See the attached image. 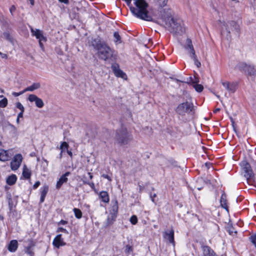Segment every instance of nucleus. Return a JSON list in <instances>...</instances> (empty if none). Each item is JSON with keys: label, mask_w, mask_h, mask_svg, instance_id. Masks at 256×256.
Listing matches in <instances>:
<instances>
[{"label": "nucleus", "mask_w": 256, "mask_h": 256, "mask_svg": "<svg viewBox=\"0 0 256 256\" xmlns=\"http://www.w3.org/2000/svg\"><path fill=\"white\" fill-rule=\"evenodd\" d=\"M60 224H67V222L64 220H61L60 222Z\"/></svg>", "instance_id": "nucleus-53"}, {"label": "nucleus", "mask_w": 256, "mask_h": 256, "mask_svg": "<svg viewBox=\"0 0 256 256\" xmlns=\"http://www.w3.org/2000/svg\"><path fill=\"white\" fill-rule=\"evenodd\" d=\"M48 187L47 186H45L43 187V189L42 191L41 192V194L40 196H42V197H46V194L48 193Z\"/></svg>", "instance_id": "nucleus-31"}, {"label": "nucleus", "mask_w": 256, "mask_h": 256, "mask_svg": "<svg viewBox=\"0 0 256 256\" xmlns=\"http://www.w3.org/2000/svg\"><path fill=\"white\" fill-rule=\"evenodd\" d=\"M28 100L30 102H35L36 106L38 108H42L44 106L42 100L34 94H30Z\"/></svg>", "instance_id": "nucleus-11"}, {"label": "nucleus", "mask_w": 256, "mask_h": 256, "mask_svg": "<svg viewBox=\"0 0 256 256\" xmlns=\"http://www.w3.org/2000/svg\"><path fill=\"white\" fill-rule=\"evenodd\" d=\"M17 178L15 174H12L6 178V183L10 186L14 184L16 181Z\"/></svg>", "instance_id": "nucleus-25"}, {"label": "nucleus", "mask_w": 256, "mask_h": 256, "mask_svg": "<svg viewBox=\"0 0 256 256\" xmlns=\"http://www.w3.org/2000/svg\"><path fill=\"white\" fill-rule=\"evenodd\" d=\"M73 211L74 212L75 216L77 218L80 219L82 217V212L80 209L77 208H74Z\"/></svg>", "instance_id": "nucleus-28"}, {"label": "nucleus", "mask_w": 256, "mask_h": 256, "mask_svg": "<svg viewBox=\"0 0 256 256\" xmlns=\"http://www.w3.org/2000/svg\"><path fill=\"white\" fill-rule=\"evenodd\" d=\"M191 58L194 61V64L198 68H199L201 66L200 62L198 60L197 58V56L196 55L191 57Z\"/></svg>", "instance_id": "nucleus-34"}, {"label": "nucleus", "mask_w": 256, "mask_h": 256, "mask_svg": "<svg viewBox=\"0 0 256 256\" xmlns=\"http://www.w3.org/2000/svg\"><path fill=\"white\" fill-rule=\"evenodd\" d=\"M57 232H64V233L67 234L68 233V231L66 229L64 228H59L58 229Z\"/></svg>", "instance_id": "nucleus-41"}, {"label": "nucleus", "mask_w": 256, "mask_h": 256, "mask_svg": "<svg viewBox=\"0 0 256 256\" xmlns=\"http://www.w3.org/2000/svg\"><path fill=\"white\" fill-rule=\"evenodd\" d=\"M16 106L20 110V111H22V112H24V108L20 102H17L16 104Z\"/></svg>", "instance_id": "nucleus-37"}, {"label": "nucleus", "mask_w": 256, "mask_h": 256, "mask_svg": "<svg viewBox=\"0 0 256 256\" xmlns=\"http://www.w3.org/2000/svg\"><path fill=\"white\" fill-rule=\"evenodd\" d=\"M88 174L89 175L90 178L92 179L93 177L92 174L90 172H88Z\"/></svg>", "instance_id": "nucleus-54"}, {"label": "nucleus", "mask_w": 256, "mask_h": 256, "mask_svg": "<svg viewBox=\"0 0 256 256\" xmlns=\"http://www.w3.org/2000/svg\"><path fill=\"white\" fill-rule=\"evenodd\" d=\"M62 153L63 152H62V151L60 152V158H62Z\"/></svg>", "instance_id": "nucleus-57"}, {"label": "nucleus", "mask_w": 256, "mask_h": 256, "mask_svg": "<svg viewBox=\"0 0 256 256\" xmlns=\"http://www.w3.org/2000/svg\"><path fill=\"white\" fill-rule=\"evenodd\" d=\"M45 197H42V196H40V202L42 203L44 200Z\"/></svg>", "instance_id": "nucleus-52"}, {"label": "nucleus", "mask_w": 256, "mask_h": 256, "mask_svg": "<svg viewBox=\"0 0 256 256\" xmlns=\"http://www.w3.org/2000/svg\"><path fill=\"white\" fill-rule=\"evenodd\" d=\"M132 139V135L128 132L125 128H121L116 132V140L121 145L128 144Z\"/></svg>", "instance_id": "nucleus-5"}, {"label": "nucleus", "mask_w": 256, "mask_h": 256, "mask_svg": "<svg viewBox=\"0 0 256 256\" xmlns=\"http://www.w3.org/2000/svg\"><path fill=\"white\" fill-rule=\"evenodd\" d=\"M133 250L132 247L130 245H126L125 247L124 252L125 253L127 254H129L130 252H132Z\"/></svg>", "instance_id": "nucleus-35"}, {"label": "nucleus", "mask_w": 256, "mask_h": 256, "mask_svg": "<svg viewBox=\"0 0 256 256\" xmlns=\"http://www.w3.org/2000/svg\"><path fill=\"white\" fill-rule=\"evenodd\" d=\"M250 239L252 243L254 244V246H256V234L252 236L250 238Z\"/></svg>", "instance_id": "nucleus-38"}, {"label": "nucleus", "mask_w": 256, "mask_h": 256, "mask_svg": "<svg viewBox=\"0 0 256 256\" xmlns=\"http://www.w3.org/2000/svg\"><path fill=\"white\" fill-rule=\"evenodd\" d=\"M4 96L2 95L0 96V98H2Z\"/></svg>", "instance_id": "nucleus-61"}, {"label": "nucleus", "mask_w": 256, "mask_h": 256, "mask_svg": "<svg viewBox=\"0 0 256 256\" xmlns=\"http://www.w3.org/2000/svg\"><path fill=\"white\" fill-rule=\"evenodd\" d=\"M1 92H4V90H1Z\"/></svg>", "instance_id": "nucleus-60"}, {"label": "nucleus", "mask_w": 256, "mask_h": 256, "mask_svg": "<svg viewBox=\"0 0 256 256\" xmlns=\"http://www.w3.org/2000/svg\"><path fill=\"white\" fill-rule=\"evenodd\" d=\"M8 126L10 127V128L15 132H16L17 130V128H16V127L14 126L13 124H8Z\"/></svg>", "instance_id": "nucleus-44"}, {"label": "nucleus", "mask_w": 256, "mask_h": 256, "mask_svg": "<svg viewBox=\"0 0 256 256\" xmlns=\"http://www.w3.org/2000/svg\"><path fill=\"white\" fill-rule=\"evenodd\" d=\"M197 82V80L193 82V86L196 92H202L204 89L203 86L201 84H198Z\"/></svg>", "instance_id": "nucleus-27"}, {"label": "nucleus", "mask_w": 256, "mask_h": 256, "mask_svg": "<svg viewBox=\"0 0 256 256\" xmlns=\"http://www.w3.org/2000/svg\"><path fill=\"white\" fill-rule=\"evenodd\" d=\"M68 154L70 156L72 157V152L70 150H66Z\"/></svg>", "instance_id": "nucleus-51"}, {"label": "nucleus", "mask_w": 256, "mask_h": 256, "mask_svg": "<svg viewBox=\"0 0 256 256\" xmlns=\"http://www.w3.org/2000/svg\"><path fill=\"white\" fill-rule=\"evenodd\" d=\"M241 166L247 182L248 184L251 182L252 180L254 178V174L250 164L246 161H242L241 162Z\"/></svg>", "instance_id": "nucleus-7"}, {"label": "nucleus", "mask_w": 256, "mask_h": 256, "mask_svg": "<svg viewBox=\"0 0 256 256\" xmlns=\"http://www.w3.org/2000/svg\"><path fill=\"white\" fill-rule=\"evenodd\" d=\"M118 201L115 200L114 201L112 202V206H111V210H110V212L111 214L113 216H116L117 214L118 211Z\"/></svg>", "instance_id": "nucleus-20"}, {"label": "nucleus", "mask_w": 256, "mask_h": 256, "mask_svg": "<svg viewBox=\"0 0 256 256\" xmlns=\"http://www.w3.org/2000/svg\"><path fill=\"white\" fill-rule=\"evenodd\" d=\"M114 37L115 39L114 40L115 42H118L119 43L120 42V36L118 32H114Z\"/></svg>", "instance_id": "nucleus-33"}, {"label": "nucleus", "mask_w": 256, "mask_h": 256, "mask_svg": "<svg viewBox=\"0 0 256 256\" xmlns=\"http://www.w3.org/2000/svg\"><path fill=\"white\" fill-rule=\"evenodd\" d=\"M164 238L166 239L170 243L174 246V230L172 229L170 230V232H164Z\"/></svg>", "instance_id": "nucleus-17"}, {"label": "nucleus", "mask_w": 256, "mask_h": 256, "mask_svg": "<svg viewBox=\"0 0 256 256\" xmlns=\"http://www.w3.org/2000/svg\"><path fill=\"white\" fill-rule=\"evenodd\" d=\"M16 123H17L18 124L20 123V118H18V117H17V118H16Z\"/></svg>", "instance_id": "nucleus-56"}, {"label": "nucleus", "mask_w": 256, "mask_h": 256, "mask_svg": "<svg viewBox=\"0 0 256 256\" xmlns=\"http://www.w3.org/2000/svg\"><path fill=\"white\" fill-rule=\"evenodd\" d=\"M156 1L160 6L158 11L160 12V18H162V14H166V11L165 12V13H164V9L166 8H169L166 6L168 0H156Z\"/></svg>", "instance_id": "nucleus-15"}, {"label": "nucleus", "mask_w": 256, "mask_h": 256, "mask_svg": "<svg viewBox=\"0 0 256 256\" xmlns=\"http://www.w3.org/2000/svg\"><path fill=\"white\" fill-rule=\"evenodd\" d=\"M26 252L28 253V254L31 255V256L33 255V254H34L32 250V248L30 246H28L26 248Z\"/></svg>", "instance_id": "nucleus-40"}, {"label": "nucleus", "mask_w": 256, "mask_h": 256, "mask_svg": "<svg viewBox=\"0 0 256 256\" xmlns=\"http://www.w3.org/2000/svg\"><path fill=\"white\" fill-rule=\"evenodd\" d=\"M32 5L34 4V0H29Z\"/></svg>", "instance_id": "nucleus-55"}, {"label": "nucleus", "mask_w": 256, "mask_h": 256, "mask_svg": "<svg viewBox=\"0 0 256 256\" xmlns=\"http://www.w3.org/2000/svg\"><path fill=\"white\" fill-rule=\"evenodd\" d=\"M26 92L24 91V90L19 92H13L12 93V94L14 96H18L23 94H24Z\"/></svg>", "instance_id": "nucleus-39"}, {"label": "nucleus", "mask_w": 256, "mask_h": 256, "mask_svg": "<svg viewBox=\"0 0 256 256\" xmlns=\"http://www.w3.org/2000/svg\"><path fill=\"white\" fill-rule=\"evenodd\" d=\"M220 110V109L219 108H217L215 110L214 112H218Z\"/></svg>", "instance_id": "nucleus-59"}, {"label": "nucleus", "mask_w": 256, "mask_h": 256, "mask_svg": "<svg viewBox=\"0 0 256 256\" xmlns=\"http://www.w3.org/2000/svg\"><path fill=\"white\" fill-rule=\"evenodd\" d=\"M156 194H154L153 195H152V194H150V198H151V200H152V201L153 202H154V198L155 197H156Z\"/></svg>", "instance_id": "nucleus-47"}, {"label": "nucleus", "mask_w": 256, "mask_h": 256, "mask_svg": "<svg viewBox=\"0 0 256 256\" xmlns=\"http://www.w3.org/2000/svg\"><path fill=\"white\" fill-rule=\"evenodd\" d=\"M220 202L221 206L224 209L228 210V207L226 204V194L223 193L220 198Z\"/></svg>", "instance_id": "nucleus-24"}, {"label": "nucleus", "mask_w": 256, "mask_h": 256, "mask_svg": "<svg viewBox=\"0 0 256 256\" xmlns=\"http://www.w3.org/2000/svg\"><path fill=\"white\" fill-rule=\"evenodd\" d=\"M32 174L31 170L28 168L26 165L23 167L22 176L26 179L30 178Z\"/></svg>", "instance_id": "nucleus-23"}, {"label": "nucleus", "mask_w": 256, "mask_h": 256, "mask_svg": "<svg viewBox=\"0 0 256 256\" xmlns=\"http://www.w3.org/2000/svg\"><path fill=\"white\" fill-rule=\"evenodd\" d=\"M112 69L114 74V75L119 78L125 79L126 77V75L124 72L121 70H120L119 65L118 64H114L112 66Z\"/></svg>", "instance_id": "nucleus-10"}, {"label": "nucleus", "mask_w": 256, "mask_h": 256, "mask_svg": "<svg viewBox=\"0 0 256 256\" xmlns=\"http://www.w3.org/2000/svg\"><path fill=\"white\" fill-rule=\"evenodd\" d=\"M8 104V100L4 98L2 100H0V107L5 108Z\"/></svg>", "instance_id": "nucleus-32"}, {"label": "nucleus", "mask_w": 256, "mask_h": 256, "mask_svg": "<svg viewBox=\"0 0 256 256\" xmlns=\"http://www.w3.org/2000/svg\"><path fill=\"white\" fill-rule=\"evenodd\" d=\"M102 201L105 203H108L110 200L108 193L106 191L101 192L99 195Z\"/></svg>", "instance_id": "nucleus-22"}, {"label": "nucleus", "mask_w": 256, "mask_h": 256, "mask_svg": "<svg viewBox=\"0 0 256 256\" xmlns=\"http://www.w3.org/2000/svg\"><path fill=\"white\" fill-rule=\"evenodd\" d=\"M16 8L14 5H12L10 8V14L12 15L13 12L16 10Z\"/></svg>", "instance_id": "nucleus-42"}, {"label": "nucleus", "mask_w": 256, "mask_h": 256, "mask_svg": "<svg viewBox=\"0 0 256 256\" xmlns=\"http://www.w3.org/2000/svg\"><path fill=\"white\" fill-rule=\"evenodd\" d=\"M8 250L12 252H15L18 248V242L16 240H12L10 243L8 244Z\"/></svg>", "instance_id": "nucleus-19"}, {"label": "nucleus", "mask_w": 256, "mask_h": 256, "mask_svg": "<svg viewBox=\"0 0 256 256\" xmlns=\"http://www.w3.org/2000/svg\"><path fill=\"white\" fill-rule=\"evenodd\" d=\"M194 108L193 104L191 102H186L180 104L176 108L175 111L177 114L184 116L186 114H190Z\"/></svg>", "instance_id": "nucleus-6"}, {"label": "nucleus", "mask_w": 256, "mask_h": 256, "mask_svg": "<svg viewBox=\"0 0 256 256\" xmlns=\"http://www.w3.org/2000/svg\"><path fill=\"white\" fill-rule=\"evenodd\" d=\"M231 120H232V124L234 126V120H233V119L232 118H231Z\"/></svg>", "instance_id": "nucleus-58"}, {"label": "nucleus", "mask_w": 256, "mask_h": 256, "mask_svg": "<svg viewBox=\"0 0 256 256\" xmlns=\"http://www.w3.org/2000/svg\"><path fill=\"white\" fill-rule=\"evenodd\" d=\"M10 156L8 151L1 150L0 152V160L2 162H6L9 160Z\"/></svg>", "instance_id": "nucleus-21"}, {"label": "nucleus", "mask_w": 256, "mask_h": 256, "mask_svg": "<svg viewBox=\"0 0 256 256\" xmlns=\"http://www.w3.org/2000/svg\"><path fill=\"white\" fill-rule=\"evenodd\" d=\"M102 176L104 178H106V179H108L109 181H111L112 180V179L111 178H110V176H108V174H103L102 175Z\"/></svg>", "instance_id": "nucleus-43"}, {"label": "nucleus", "mask_w": 256, "mask_h": 256, "mask_svg": "<svg viewBox=\"0 0 256 256\" xmlns=\"http://www.w3.org/2000/svg\"><path fill=\"white\" fill-rule=\"evenodd\" d=\"M4 37L7 40L10 42L12 41V38L11 36L10 33L8 32H4L3 34Z\"/></svg>", "instance_id": "nucleus-30"}, {"label": "nucleus", "mask_w": 256, "mask_h": 256, "mask_svg": "<svg viewBox=\"0 0 256 256\" xmlns=\"http://www.w3.org/2000/svg\"><path fill=\"white\" fill-rule=\"evenodd\" d=\"M130 222L132 224H136L138 222V218L136 216L133 215L130 218Z\"/></svg>", "instance_id": "nucleus-36"}, {"label": "nucleus", "mask_w": 256, "mask_h": 256, "mask_svg": "<svg viewBox=\"0 0 256 256\" xmlns=\"http://www.w3.org/2000/svg\"><path fill=\"white\" fill-rule=\"evenodd\" d=\"M53 245L57 248H59L60 246H64L66 245V243L64 242L63 239L62 238V234H58L54 238L53 242Z\"/></svg>", "instance_id": "nucleus-16"}, {"label": "nucleus", "mask_w": 256, "mask_h": 256, "mask_svg": "<svg viewBox=\"0 0 256 256\" xmlns=\"http://www.w3.org/2000/svg\"><path fill=\"white\" fill-rule=\"evenodd\" d=\"M42 42H44L43 40H38L39 44L42 49H44V44H42Z\"/></svg>", "instance_id": "nucleus-46"}, {"label": "nucleus", "mask_w": 256, "mask_h": 256, "mask_svg": "<svg viewBox=\"0 0 256 256\" xmlns=\"http://www.w3.org/2000/svg\"><path fill=\"white\" fill-rule=\"evenodd\" d=\"M184 48L190 58L196 55L192 40L190 38L186 39Z\"/></svg>", "instance_id": "nucleus-12"}, {"label": "nucleus", "mask_w": 256, "mask_h": 256, "mask_svg": "<svg viewBox=\"0 0 256 256\" xmlns=\"http://www.w3.org/2000/svg\"><path fill=\"white\" fill-rule=\"evenodd\" d=\"M23 114H24V112H22V111H20V112L18 115V118H22Z\"/></svg>", "instance_id": "nucleus-49"}, {"label": "nucleus", "mask_w": 256, "mask_h": 256, "mask_svg": "<svg viewBox=\"0 0 256 256\" xmlns=\"http://www.w3.org/2000/svg\"><path fill=\"white\" fill-rule=\"evenodd\" d=\"M90 45L97 50L99 58L106 61L113 57L114 50L99 38L92 40Z\"/></svg>", "instance_id": "nucleus-3"}, {"label": "nucleus", "mask_w": 256, "mask_h": 256, "mask_svg": "<svg viewBox=\"0 0 256 256\" xmlns=\"http://www.w3.org/2000/svg\"><path fill=\"white\" fill-rule=\"evenodd\" d=\"M22 160V156L21 154H16L10 162V168L12 170H18L20 166Z\"/></svg>", "instance_id": "nucleus-9"}, {"label": "nucleus", "mask_w": 256, "mask_h": 256, "mask_svg": "<svg viewBox=\"0 0 256 256\" xmlns=\"http://www.w3.org/2000/svg\"><path fill=\"white\" fill-rule=\"evenodd\" d=\"M218 23L220 26L222 28V34L226 36L228 40L230 38V32H238L240 30L239 26L238 24L233 20L226 22H222L219 20Z\"/></svg>", "instance_id": "nucleus-4"}, {"label": "nucleus", "mask_w": 256, "mask_h": 256, "mask_svg": "<svg viewBox=\"0 0 256 256\" xmlns=\"http://www.w3.org/2000/svg\"><path fill=\"white\" fill-rule=\"evenodd\" d=\"M40 185V182L37 181L33 186L34 188H36Z\"/></svg>", "instance_id": "nucleus-45"}, {"label": "nucleus", "mask_w": 256, "mask_h": 256, "mask_svg": "<svg viewBox=\"0 0 256 256\" xmlns=\"http://www.w3.org/2000/svg\"><path fill=\"white\" fill-rule=\"evenodd\" d=\"M60 2H63L66 4H68V0H58Z\"/></svg>", "instance_id": "nucleus-50"}, {"label": "nucleus", "mask_w": 256, "mask_h": 256, "mask_svg": "<svg viewBox=\"0 0 256 256\" xmlns=\"http://www.w3.org/2000/svg\"><path fill=\"white\" fill-rule=\"evenodd\" d=\"M32 35L36 36L38 40H43L44 42L46 41V38L43 35L42 32L38 29H34L32 28H30Z\"/></svg>", "instance_id": "nucleus-13"}, {"label": "nucleus", "mask_w": 256, "mask_h": 256, "mask_svg": "<svg viewBox=\"0 0 256 256\" xmlns=\"http://www.w3.org/2000/svg\"><path fill=\"white\" fill-rule=\"evenodd\" d=\"M238 68L240 70L244 72L250 76L254 78L256 75V69L253 65L242 62L239 64Z\"/></svg>", "instance_id": "nucleus-8"}, {"label": "nucleus", "mask_w": 256, "mask_h": 256, "mask_svg": "<svg viewBox=\"0 0 256 256\" xmlns=\"http://www.w3.org/2000/svg\"><path fill=\"white\" fill-rule=\"evenodd\" d=\"M0 55L1 56L2 58H8V56L6 54H3V53L0 52Z\"/></svg>", "instance_id": "nucleus-48"}, {"label": "nucleus", "mask_w": 256, "mask_h": 256, "mask_svg": "<svg viewBox=\"0 0 256 256\" xmlns=\"http://www.w3.org/2000/svg\"><path fill=\"white\" fill-rule=\"evenodd\" d=\"M70 174V172H68L60 176L58 181L56 183V188L57 189H59L64 183L67 182L68 180L67 176Z\"/></svg>", "instance_id": "nucleus-18"}, {"label": "nucleus", "mask_w": 256, "mask_h": 256, "mask_svg": "<svg viewBox=\"0 0 256 256\" xmlns=\"http://www.w3.org/2000/svg\"><path fill=\"white\" fill-rule=\"evenodd\" d=\"M166 11V14H162V18H160L157 23L164 26L170 32L180 34H183L184 32V28L181 20L172 18L170 8H164V13Z\"/></svg>", "instance_id": "nucleus-2"}, {"label": "nucleus", "mask_w": 256, "mask_h": 256, "mask_svg": "<svg viewBox=\"0 0 256 256\" xmlns=\"http://www.w3.org/2000/svg\"><path fill=\"white\" fill-rule=\"evenodd\" d=\"M69 146L68 144L65 142H62L60 148L62 151V152H64L66 150H68Z\"/></svg>", "instance_id": "nucleus-29"}, {"label": "nucleus", "mask_w": 256, "mask_h": 256, "mask_svg": "<svg viewBox=\"0 0 256 256\" xmlns=\"http://www.w3.org/2000/svg\"><path fill=\"white\" fill-rule=\"evenodd\" d=\"M222 84L228 91L232 93L234 92L237 88V84L234 82H222Z\"/></svg>", "instance_id": "nucleus-14"}, {"label": "nucleus", "mask_w": 256, "mask_h": 256, "mask_svg": "<svg viewBox=\"0 0 256 256\" xmlns=\"http://www.w3.org/2000/svg\"><path fill=\"white\" fill-rule=\"evenodd\" d=\"M40 83H34L30 86L25 88L24 91L26 92L28 91L32 92L36 90L39 88H40Z\"/></svg>", "instance_id": "nucleus-26"}, {"label": "nucleus", "mask_w": 256, "mask_h": 256, "mask_svg": "<svg viewBox=\"0 0 256 256\" xmlns=\"http://www.w3.org/2000/svg\"><path fill=\"white\" fill-rule=\"evenodd\" d=\"M166 11V14H162V18H160L157 23L164 26L170 32L180 34H183L184 32V28L181 20L172 18L170 8H164V13Z\"/></svg>", "instance_id": "nucleus-1"}]
</instances>
